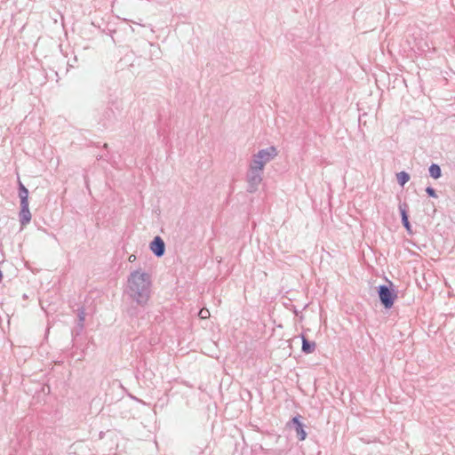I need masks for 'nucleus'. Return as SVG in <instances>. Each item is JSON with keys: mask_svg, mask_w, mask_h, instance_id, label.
Wrapping results in <instances>:
<instances>
[{"mask_svg": "<svg viewBox=\"0 0 455 455\" xmlns=\"http://www.w3.org/2000/svg\"><path fill=\"white\" fill-rule=\"evenodd\" d=\"M151 276L140 270L132 271L127 279L126 295L140 307H146L151 296Z\"/></svg>", "mask_w": 455, "mask_h": 455, "instance_id": "obj_1", "label": "nucleus"}, {"mask_svg": "<svg viewBox=\"0 0 455 455\" xmlns=\"http://www.w3.org/2000/svg\"><path fill=\"white\" fill-rule=\"evenodd\" d=\"M388 285L381 284L377 287L378 296L380 304L385 309H390L393 307L395 299H397L398 291L395 289L394 284L391 281L387 279Z\"/></svg>", "mask_w": 455, "mask_h": 455, "instance_id": "obj_2", "label": "nucleus"}, {"mask_svg": "<svg viewBox=\"0 0 455 455\" xmlns=\"http://www.w3.org/2000/svg\"><path fill=\"white\" fill-rule=\"evenodd\" d=\"M262 164L259 162H251L246 175L248 183V192L253 193L258 189L259 185L262 181Z\"/></svg>", "mask_w": 455, "mask_h": 455, "instance_id": "obj_3", "label": "nucleus"}, {"mask_svg": "<svg viewBox=\"0 0 455 455\" xmlns=\"http://www.w3.org/2000/svg\"><path fill=\"white\" fill-rule=\"evenodd\" d=\"M306 424L303 422V417L300 414H297L291 420L286 422V428L289 431H294L295 436L299 441H304L307 433L306 431Z\"/></svg>", "mask_w": 455, "mask_h": 455, "instance_id": "obj_4", "label": "nucleus"}, {"mask_svg": "<svg viewBox=\"0 0 455 455\" xmlns=\"http://www.w3.org/2000/svg\"><path fill=\"white\" fill-rule=\"evenodd\" d=\"M277 155V150L275 147L271 146L267 148L259 150V152L253 155L251 162H259L262 164V169L265 164L270 162Z\"/></svg>", "mask_w": 455, "mask_h": 455, "instance_id": "obj_5", "label": "nucleus"}, {"mask_svg": "<svg viewBox=\"0 0 455 455\" xmlns=\"http://www.w3.org/2000/svg\"><path fill=\"white\" fill-rule=\"evenodd\" d=\"M149 248L156 257H162L165 252V243L160 236H156L150 243Z\"/></svg>", "mask_w": 455, "mask_h": 455, "instance_id": "obj_6", "label": "nucleus"}, {"mask_svg": "<svg viewBox=\"0 0 455 455\" xmlns=\"http://www.w3.org/2000/svg\"><path fill=\"white\" fill-rule=\"evenodd\" d=\"M145 307H140L138 304L129 306L125 312L131 321L138 320L139 318H144L146 312Z\"/></svg>", "mask_w": 455, "mask_h": 455, "instance_id": "obj_7", "label": "nucleus"}, {"mask_svg": "<svg viewBox=\"0 0 455 455\" xmlns=\"http://www.w3.org/2000/svg\"><path fill=\"white\" fill-rule=\"evenodd\" d=\"M19 216L21 226H26L30 222L31 213L29 212L28 204H20V211Z\"/></svg>", "mask_w": 455, "mask_h": 455, "instance_id": "obj_8", "label": "nucleus"}, {"mask_svg": "<svg viewBox=\"0 0 455 455\" xmlns=\"http://www.w3.org/2000/svg\"><path fill=\"white\" fill-rule=\"evenodd\" d=\"M300 341H301V350L305 354H310L313 353L315 349V342L307 339L304 334L300 335Z\"/></svg>", "mask_w": 455, "mask_h": 455, "instance_id": "obj_9", "label": "nucleus"}, {"mask_svg": "<svg viewBox=\"0 0 455 455\" xmlns=\"http://www.w3.org/2000/svg\"><path fill=\"white\" fill-rule=\"evenodd\" d=\"M116 114L112 108H106L102 113L101 121L103 122V126H107L108 123L111 122L115 119Z\"/></svg>", "mask_w": 455, "mask_h": 455, "instance_id": "obj_10", "label": "nucleus"}, {"mask_svg": "<svg viewBox=\"0 0 455 455\" xmlns=\"http://www.w3.org/2000/svg\"><path fill=\"white\" fill-rule=\"evenodd\" d=\"M19 197L20 199V204H28V190L21 181H19Z\"/></svg>", "mask_w": 455, "mask_h": 455, "instance_id": "obj_11", "label": "nucleus"}, {"mask_svg": "<svg viewBox=\"0 0 455 455\" xmlns=\"http://www.w3.org/2000/svg\"><path fill=\"white\" fill-rule=\"evenodd\" d=\"M429 176L435 180L442 176V170L439 164H432L428 168Z\"/></svg>", "mask_w": 455, "mask_h": 455, "instance_id": "obj_12", "label": "nucleus"}, {"mask_svg": "<svg viewBox=\"0 0 455 455\" xmlns=\"http://www.w3.org/2000/svg\"><path fill=\"white\" fill-rule=\"evenodd\" d=\"M287 299L290 300V303L286 302V309L292 310L296 316H299V313L301 312V310H304L307 307V304L296 306L291 302V299L290 298H287Z\"/></svg>", "mask_w": 455, "mask_h": 455, "instance_id": "obj_13", "label": "nucleus"}, {"mask_svg": "<svg viewBox=\"0 0 455 455\" xmlns=\"http://www.w3.org/2000/svg\"><path fill=\"white\" fill-rule=\"evenodd\" d=\"M397 183L403 188L404 185L410 180V174L402 171L396 174Z\"/></svg>", "mask_w": 455, "mask_h": 455, "instance_id": "obj_14", "label": "nucleus"}, {"mask_svg": "<svg viewBox=\"0 0 455 455\" xmlns=\"http://www.w3.org/2000/svg\"><path fill=\"white\" fill-rule=\"evenodd\" d=\"M85 319V313L84 309L83 307L79 308L78 310V323H77V330H76V335L80 333V331L84 329V322Z\"/></svg>", "mask_w": 455, "mask_h": 455, "instance_id": "obj_15", "label": "nucleus"}, {"mask_svg": "<svg viewBox=\"0 0 455 455\" xmlns=\"http://www.w3.org/2000/svg\"><path fill=\"white\" fill-rule=\"evenodd\" d=\"M399 211L401 214V221L405 219H409L408 204L405 202L399 204Z\"/></svg>", "mask_w": 455, "mask_h": 455, "instance_id": "obj_16", "label": "nucleus"}, {"mask_svg": "<svg viewBox=\"0 0 455 455\" xmlns=\"http://www.w3.org/2000/svg\"><path fill=\"white\" fill-rule=\"evenodd\" d=\"M286 342L288 343V347L290 348L294 347L293 343H295L298 346L299 344V342H300V336H295L292 339H290L286 340Z\"/></svg>", "mask_w": 455, "mask_h": 455, "instance_id": "obj_17", "label": "nucleus"}, {"mask_svg": "<svg viewBox=\"0 0 455 455\" xmlns=\"http://www.w3.org/2000/svg\"><path fill=\"white\" fill-rule=\"evenodd\" d=\"M426 193L429 197L436 198L438 196L435 189L430 186L426 188Z\"/></svg>", "mask_w": 455, "mask_h": 455, "instance_id": "obj_18", "label": "nucleus"}, {"mask_svg": "<svg viewBox=\"0 0 455 455\" xmlns=\"http://www.w3.org/2000/svg\"><path fill=\"white\" fill-rule=\"evenodd\" d=\"M402 224H403V228L406 229V231L408 232V234L411 235L412 230H411V225L410 223L409 219H405V220H402Z\"/></svg>", "mask_w": 455, "mask_h": 455, "instance_id": "obj_19", "label": "nucleus"}, {"mask_svg": "<svg viewBox=\"0 0 455 455\" xmlns=\"http://www.w3.org/2000/svg\"><path fill=\"white\" fill-rule=\"evenodd\" d=\"M209 315H210V314H209V311H208L207 309H206V310H201V311H200V316H201L202 318H207Z\"/></svg>", "mask_w": 455, "mask_h": 455, "instance_id": "obj_20", "label": "nucleus"}, {"mask_svg": "<svg viewBox=\"0 0 455 455\" xmlns=\"http://www.w3.org/2000/svg\"><path fill=\"white\" fill-rule=\"evenodd\" d=\"M135 259H136L135 255H131V256L129 257V260H130L131 262H133Z\"/></svg>", "mask_w": 455, "mask_h": 455, "instance_id": "obj_21", "label": "nucleus"}, {"mask_svg": "<svg viewBox=\"0 0 455 455\" xmlns=\"http://www.w3.org/2000/svg\"><path fill=\"white\" fill-rule=\"evenodd\" d=\"M133 23H134V24H137V25H139V26L144 27V25H143V24H141L140 22L133 21Z\"/></svg>", "mask_w": 455, "mask_h": 455, "instance_id": "obj_22", "label": "nucleus"}, {"mask_svg": "<svg viewBox=\"0 0 455 455\" xmlns=\"http://www.w3.org/2000/svg\"><path fill=\"white\" fill-rule=\"evenodd\" d=\"M3 278V274H2V271L0 270V281L2 280Z\"/></svg>", "mask_w": 455, "mask_h": 455, "instance_id": "obj_23", "label": "nucleus"}]
</instances>
